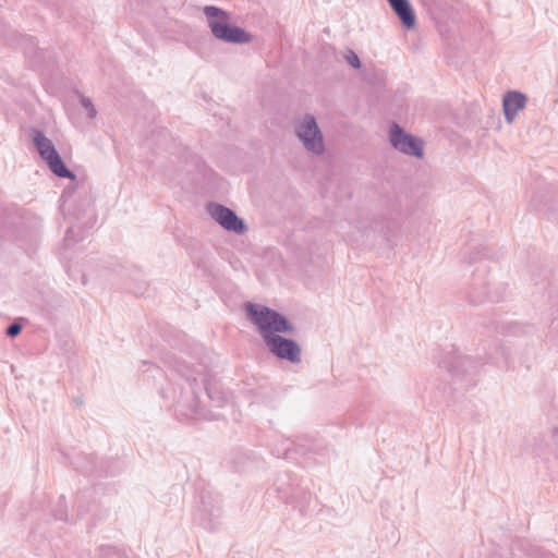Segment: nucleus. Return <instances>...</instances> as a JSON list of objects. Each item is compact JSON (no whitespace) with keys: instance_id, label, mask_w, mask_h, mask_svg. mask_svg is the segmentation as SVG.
I'll list each match as a JSON object with an SVG mask.
<instances>
[{"instance_id":"nucleus-1","label":"nucleus","mask_w":558,"mask_h":558,"mask_svg":"<svg viewBox=\"0 0 558 558\" xmlns=\"http://www.w3.org/2000/svg\"><path fill=\"white\" fill-rule=\"evenodd\" d=\"M246 313L250 320L257 327L269 353L292 364L301 362L300 344L295 340L280 335L295 331L294 325L284 315L268 306L254 303H247Z\"/></svg>"},{"instance_id":"nucleus-2","label":"nucleus","mask_w":558,"mask_h":558,"mask_svg":"<svg viewBox=\"0 0 558 558\" xmlns=\"http://www.w3.org/2000/svg\"><path fill=\"white\" fill-rule=\"evenodd\" d=\"M175 371L183 378L180 384V393L174 396V412L186 420H217L218 414L207 411L199 405V391L206 390L207 397L220 408L225 403V397L220 392H214L207 387L208 376L206 367L202 364L194 366L187 361H178Z\"/></svg>"},{"instance_id":"nucleus-3","label":"nucleus","mask_w":558,"mask_h":558,"mask_svg":"<svg viewBox=\"0 0 558 558\" xmlns=\"http://www.w3.org/2000/svg\"><path fill=\"white\" fill-rule=\"evenodd\" d=\"M204 14L215 38L229 44H248L252 36L244 28L231 25L229 14L220 8L206 5Z\"/></svg>"},{"instance_id":"nucleus-4","label":"nucleus","mask_w":558,"mask_h":558,"mask_svg":"<svg viewBox=\"0 0 558 558\" xmlns=\"http://www.w3.org/2000/svg\"><path fill=\"white\" fill-rule=\"evenodd\" d=\"M294 133L303 148L315 156L325 153L324 135L314 116L305 114L294 123Z\"/></svg>"},{"instance_id":"nucleus-5","label":"nucleus","mask_w":558,"mask_h":558,"mask_svg":"<svg viewBox=\"0 0 558 558\" xmlns=\"http://www.w3.org/2000/svg\"><path fill=\"white\" fill-rule=\"evenodd\" d=\"M33 141L39 156L47 162L50 171L54 175L63 179H75V174L66 168L52 141L49 140L44 132L35 131Z\"/></svg>"},{"instance_id":"nucleus-6","label":"nucleus","mask_w":558,"mask_h":558,"mask_svg":"<svg viewBox=\"0 0 558 558\" xmlns=\"http://www.w3.org/2000/svg\"><path fill=\"white\" fill-rule=\"evenodd\" d=\"M446 368L461 388L475 384L478 363L470 356L454 354L446 362Z\"/></svg>"},{"instance_id":"nucleus-7","label":"nucleus","mask_w":558,"mask_h":558,"mask_svg":"<svg viewBox=\"0 0 558 558\" xmlns=\"http://www.w3.org/2000/svg\"><path fill=\"white\" fill-rule=\"evenodd\" d=\"M391 146L398 151L422 158L424 156V143L421 138L407 133L398 123H392L389 130Z\"/></svg>"},{"instance_id":"nucleus-8","label":"nucleus","mask_w":558,"mask_h":558,"mask_svg":"<svg viewBox=\"0 0 558 558\" xmlns=\"http://www.w3.org/2000/svg\"><path fill=\"white\" fill-rule=\"evenodd\" d=\"M207 211L210 217L227 231L242 234L247 230L244 220L227 206L210 203L207 206Z\"/></svg>"},{"instance_id":"nucleus-9","label":"nucleus","mask_w":558,"mask_h":558,"mask_svg":"<svg viewBox=\"0 0 558 558\" xmlns=\"http://www.w3.org/2000/svg\"><path fill=\"white\" fill-rule=\"evenodd\" d=\"M526 96L517 90L508 92L502 99V108L505 119L508 123H512L520 110L526 105Z\"/></svg>"},{"instance_id":"nucleus-10","label":"nucleus","mask_w":558,"mask_h":558,"mask_svg":"<svg viewBox=\"0 0 558 558\" xmlns=\"http://www.w3.org/2000/svg\"><path fill=\"white\" fill-rule=\"evenodd\" d=\"M392 11L399 17L402 26L407 29L415 27L416 17L409 0H387Z\"/></svg>"},{"instance_id":"nucleus-11","label":"nucleus","mask_w":558,"mask_h":558,"mask_svg":"<svg viewBox=\"0 0 558 558\" xmlns=\"http://www.w3.org/2000/svg\"><path fill=\"white\" fill-rule=\"evenodd\" d=\"M345 61L354 69L361 68V61L359 56L353 50H348L344 56Z\"/></svg>"},{"instance_id":"nucleus-12","label":"nucleus","mask_w":558,"mask_h":558,"mask_svg":"<svg viewBox=\"0 0 558 558\" xmlns=\"http://www.w3.org/2000/svg\"><path fill=\"white\" fill-rule=\"evenodd\" d=\"M82 106L87 110L88 117L94 119L97 116V110L93 105V101L87 97H82Z\"/></svg>"},{"instance_id":"nucleus-13","label":"nucleus","mask_w":558,"mask_h":558,"mask_svg":"<svg viewBox=\"0 0 558 558\" xmlns=\"http://www.w3.org/2000/svg\"><path fill=\"white\" fill-rule=\"evenodd\" d=\"M21 330H22V325L15 322L8 326L5 333L9 337L14 338L21 332Z\"/></svg>"},{"instance_id":"nucleus-14","label":"nucleus","mask_w":558,"mask_h":558,"mask_svg":"<svg viewBox=\"0 0 558 558\" xmlns=\"http://www.w3.org/2000/svg\"><path fill=\"white\" fill-rule=\"evenodd\" d=\"M532 206H533L536 210H538V211H543V213H545L546 215H548V218H551V213L549 211V208H545L544 206H542L541 204H538V203L536 202V199H534V201L532 202Z\"/></svg>"},{"instance_id":"nucleus-15","label":"nucleus","mask_w":558,"mask_h":558,"mask_svg":"<svg viewBox=\"0 0 558 558\" xmlns=\"http://www.w3.org/2000/svg\"><path fill=\"white\" fill-rule=\"evenodd\" d=\"M111 548L110 547H102L101 550L105 553V551H108L110 550Z\"/></svg>"}]
</instances>
